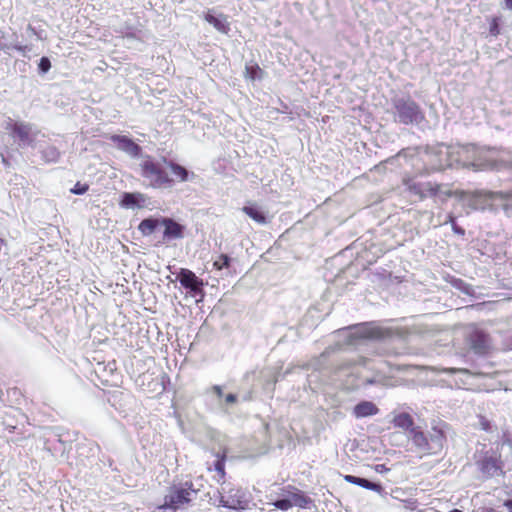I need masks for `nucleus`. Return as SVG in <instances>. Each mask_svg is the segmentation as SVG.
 Listing matches in <instances>:
<instances>
[{"label":"nucleus","instance_id":"f257e3e1","mask_svg":"<svg viewBox=\"0 0 512 512\" xmlns=\"http://www.w3.org/2000/svg\"><path fill=\"white\" fill-rule=\"evenodd\" d=\"M438 153L447 157V162L444 165H452V168L500 169L508 165L509 162V152L494 148L477 147L473 144H442Z\"/></svg>","mask_w":512,"mask_h":512},{"label":"nucleus","instance_id":"6e6552de","mask_svg":"<svg viewBox=\"0 0 512 512\" xmlns=\"http://www.w3.org/2000/svg\"><path fill=\"white\" fill-rule=\"evenodd\" d=\"M476 465L485 479L503 474V463L500 455L494 451H486L476 460Z\"/></svg>","mask_w":512,"mask_h":512},{"label":"nucleus","instance_id":"4468645a","mask_svg":"<svg viewBox=\"0 0 512 512\" xmlns=\"http://www.w3.org/2000/svg\"><path fill=\"white\" fill-rule=\"evenodd\" d=\"M161 225L164 226V240H176L184 237L185 226L177 223L171 218H161Z\"/></svg>","mask_w":512,"mask_h":512},{"label":"nucleus","instance_id":"e433bc0d","mask_svg":"<svg viewBox=\"0 0 512 512\" xmlns=\"http://www.w3.org/2000/svg\"><path fill=\"white\" fill-rule=\"evenodd\" d=\"M390 469L388 467H386L384 464H377L375 466V471L377 473H386L388 472Z\"/></svg>","mask_w":512,"mask_h":512},{"label":"nucleus","instance_id":"cd10ccee","mask_svg":"<svg viewBox=\"0 0 512 512\" xmlns=\"http://www.w3.org/2000/svg\"><path fill=\"white\" fill-rule=\"evenodd\" d=\"M230 258L226 254H221L217 260L214 261L213 266L217 270H222L223 268L229 267Z\"/></svg>","mask_w":512,"mask_h":512},{"label":"nucleus","instance_id":"ea45409f","mask_svg":"<svg viewBox=\"0 0 512 512\" xmlns=\"http://www.w3.org/2000/svg\"><path fill=\"white\" fill-rule=\"evenodd\" d=\"M455 222V217L452 214H449L447 217V220L444 222V224L450 223L453 224Z\"/></svg>","mask_w":512,"mask_h":512},{"label":"nucleus","instance_id":"423d86ee","mask_svg":"<svg viewBox=\"0 0 512 512\" xmlns=\"http://www.w3.org/2000/svg\"><path fill=\"white\" fill-rule=\"evenodd\" d=\"M5 129L10 132L14 140L18 141L20 147H34L35 140L40 133L35 125L23 121H15L11 118L5 122Z\"/></svg>","mask_w":512,"mask_h":512},{"label":"nucleus","instance_id":"a211bd4d","mask_svg":"<svg viewBox=\"0 0 512 512\" xmlns=\"http://www.w3.org/2000/svg\"><path fill=\"white\" fill-rule=\"evenodd\" d=\"M204 19L220 33L227 34L230 30L227 17L223 14L215 15L211 10H209L205 14Z\"/></svg>","mask_w":512,"mask_h":512},{"label":"nucleus","instance_id":"dca6fc26","mask_svg":"<svg viewBox=\"0 0 512 512\" xmlns=\"http://www.w3.org/2000/svg\"><path fill=\"white\" fill-rule=\"evenodd\" d=\"M312 503V500L308 496H298L294 498V501H290L288 498H278L272 504L277 509L287 511L292 507L296 506L299 508H307Z\"/></svg>","mask_w":512,"mask_h":512},{"label":"nucleus","instance_id":"ddd939ff","mask_svg":"<svg viewBox=\"0 0 512 512\" xmlns=\"http://www.w3.org/2000/svg\"><path fill=\"white\" fill-rule=\"evenodd\" d=\"M472 350L479 355L486 354L490 349V341L487 334L480 330H473L469 335Z\"/></svg>","mask_w":512,"mask_h":512},{"label":"nucleus","instance_id":"f3484780","mask_svg":"<svg viewBox=\"0 0 512 512\" xmlns=\"http://www.w3.org/2000/svg\"><path fill=\"white\" fill-rule=\"evenodd\" d=\"M146 201H147V197L142 193L126 192L122 196L121 206H123L125 208H131V209H135V208L140 209L145 206Z\"/></svg>","mask_w":512,"mask_h":512},{"label":"nucleus","instance_id":"a878e982","mask_svg":"<svg viewBox=\"0 0 512 512\" xmlns=\"http://www.w3.org/2000/svg\"><path fill=\"white\" fill-rule=\"evenodd\" d=\"M60 156L58 149L54 146H48L42 151V158L46 162H56Z\"/></svg>","mask_w":512,"mask_h":512},{"label":"nucleus","instance_id":"37998d69","mask_svg":"<svg viewBox=\"0 0 512 512\" xmlns=\"http://www.w3.org/2000/svg\"><path fill=\"white\" fill-rule=\"evenodd\" d=\"M508 161H509V162H508V165H509V166H512V159L510 158V155H508Z\"/></svg>","mask_w":512,"mask_h":512},{"label":"nucleus","instance_id":"b1692460","mask_svg":"<svg viewBox=\"0 0 512 512\" xmlns=\"http://www.w3.org/2000/svg\"><path fill=\"white\" fill-rule=\"evenodd\" d=\"M392 423L395 427L411 431L414 428L413 418L408 413H398L393 416Z\"/></svg>","mask_w":512,"mask_h":512},{"label":"nucleus","instance_id":"f8f14e48","mask_svg":"<svg viewBox=\"0 0 512 512\" xmlns=\"http://www.w3.org/2000/svg\"><path fill=\"white\" fill-rule=\"evenodd\" d=\"M180 284L189 290L190 294L194 297L200 295L203 297V281L199 279L194 272L182 268L179 273Z\"/></svg>","mask_w":512,"mask_h":512},{"label":"nucleus","instance_id":"72a5a7b5","mask_svg":"<svg viewBox=\"0 0 512 512\" xmlns=\"http://www.w3.org/2000/svg\"><path fill=\"white\" fill-rule=\"evenodd\" d=\"M71 191L74 194L81 195L87 191V186H79V184H77Z\"/></svg>","mask_w":512,"mask_h":512},{"label":"nucleus","instance_id":"c9c22d12","mask_svg":"<svg viewBox=\"0 0 512 512\" xmlns=\"http://www.w3.org/2000/svg\"><path fill=\"white\" fill-rule=\"evenodd\" d=\"M452 226V230L454 231V233L456 234H459V235H464L465 234V230L461 227H459L456 222H453V224H451Z\"/></svg>","mask_w":512,"mask_h":512},{"label":"nucleus","instance_id":"6ab92c4d","mask_svg":"<svg viewBox=\"0 0 512 512\" xmlns=\"http://www.w3.org/2000/svg\"><path fill=\"white\" fill-rule=\"evenodd\" d=\"M378 407L371 401H362L353 408V415L356 418H365L378 414Z\"/></svg>","mask_w":512,"mask_h":512},{"label":"nucleus","instance_id":"58836bf2","mask_svg":"<svg viewBox=\"0 0 512 512\" xmlns=\"http://www.w3.org/2000/svg\"><path fill=\"white\" fill-rule=\"evenodd\" d=\"M504 506L507 508L509 512H512V500H506L504 502Z\"/></svg>","mask_w":512,"mask_h":512},{"label":"nucleus","instance_id":"f03ea898","mask_svg":"<svg viewBox=\"0 0 512 512\" xmlns=\"http://www.w3.org/2000/svg\"><path fill=\"white\" fill-rule=\"evenodd\" d=\"M166 167L169 169L174 178H170L165 167L147 157L141 163V175L147 181L148 186L154 189H170L174 182H188L195 179L194 172L187 170L184 166L173 161H165Z\"/></svg>","mask_w":512,"mask_h":512},{"label":"nucleus","instance_id":"393cba45","mask_svg":"<svg viewBox=\"0 0 512 512\" xmlns=\"http://www.w3.org/2000/svg\"><path fill=\"white\" fill-rule=\"evenodd\" d=\"M161 224V219L157 218H146L142 220L138 226V230L144 235H151L156 228Z\"/></svg>","mask_w":512,"mask_h":512},{"label":"nucleus","instance_id":"473e14b6","mask_svg":"<svg viewBox=\"0 0 512 512\" xmlns=\"http://www.w3.org/2000/svg\"><path fill=\"white\" fill-rule=\"evenodd\" d=\"M479 424L484 431H491V424L486 418L480 417Z\"/></svg>","mask_w":512,"mask_h":512},{"label":"nucleus","instance_id":"f704fd0d","mask_svg":"<svg viewBox=\"0 0 512 512\" xmlns=\"http://www.w3.org/2000/svg\"><path fill=\"white\" fill-rule=\"evenodd\" d=\"M211 392L214 393L218 398H221L223 396V390L222 387L219 385H214L211 388Z\"/></svg>","mask_w":512,"mask_h":512},{"label":"nucleus","instance_id":"c85d7f7f","mask_svg":"<svg viewBox=\"0 0 512 512\" xmlns=\"http://www.w3.org/2000/svg\"><path fill=\"white\" fill-rule=\"evenodd\" d=\"M214 469L215 471L218 472L219 474V479H218V482H220L224 476H225V470H224V460L223 459H218L215 463H214Z\"/></svg>","mask_w":512,"mask_h":512},{"label":"nucleus","instance_id":"39448f33","mask_svg":"<svg viewBox=\"0 0 512 512\" xmlns=\"http://www.w3.org/2000/svg\"><path fill=\"white\" fill-rule=\"evenodd\" d=\"M407 189L410 193L418 196L421 200L426 198H433L435 202H446L453 192L445 185L433 182H415L409 181L406 183Z\"/></svg>","mask_w":512,"mask_h":512},{"label":"nucleus","instance_id":"a19ab883","mask_svg":"<svg viewBox=\"0 0 512 512\" xmlns=\"http://www.w3.org/2000/svg\"><path fill=\"white\" fill-rule=\"evenodd\" d=\"M28 30L31 31V33L36 35L38 38H40V39L42 38L41 35L38 34L31 25L28 26Z\"/></svg>","mask_w":512,"mask_h":512},{"label":"nucleus","instance_id":"a18cd8bd","mask_svg":"<svg viewBox=\"0 0 512 512\" xmlns=\"http://www.w3.org/2000/svg\"><path fill=\"white\" fill-rule=\"evenodd\" d=\"M506 196H507V197H512V191L508 192V193L506 194Z\"/></svg>","mask_w":512,"mask_h":512},{"label":"nucleus","instance_id":"0eeeda50","mask_svg":"<svg viewBox=\"0 0 512 512\" xmlns=\"http://www.w3.org/2000/svg\"><path fill=\"white\" fill-rule=\"evenodd\" d=\"M218 499L219 506L233 510L245 509L249 503L247 494L242 488L225 481L222 482L221 488L218 490Z\"/></svg>","mask_w":512,"mask_h":512},{"label":"nucleus","instance_id":"1a4fd4ad","mask_svg":"<svg viewBox=\"0 0 512 512\" xmlns=\"http://www.w3.org/2000/svg\"><path fill=\"white\" fill-rule=\"evenodd\" d=\"M389 331L372 323L355 326L351 333L352 341L357 339H383Z\"/></svg>","mask_w":512,"mask_h":512},{"label":"nucleus","instance_id":"7ed1b4c3","mask_svg":"<svg viewBox=\"0 0 512 512\" xmlns=\"http://www.w3.org/2000/svg\"><path fill=\"white\" fill-rule=\"evenodd\" d=\"M392 109L396 123L409 125L419 124L424 119V114L419 105L409 96L392 98Z\"/></svg>","mask_w":512,"mask_h":512},{"label":"nucleus","instance_id":"20e7f679","mask_svg":"<svg viewBox=\"0 0 512 512\" xmlns=\"http://www.w3.org/2000/svg\"><path fill=\"white\" fill-rule=\"evenodd\" d=\"M196 494L197 489L194 488L193 483L190 481H186L179 485H173L165 495L163 504L158 508L163 511H176L189 504Z\"/></svg>","mask_w":512,"mask_h":512},{"label":"nucleus","instance_id":"9d476101","mask_svg":"<svg viewBox=\"0 0 512 512\" xmlns=\"http://www.w3.org/2000/svg\"><path fill=\"white\" fill-rule=\"evenodd\" d=\"M409 439L412 441L416 449L421 453H430L432 450V444L441 445L442 435L439 434L435 438H431V441L425 436V434L419 428H412L409 432Z\"/></svg>","mask_w":512,"mask_h":512},{"label":"nucleus","instance_id":"412c9836","mask_svg":"<svg viewBox=\"0 0 512 512\" xmlns=\"http://www.w3.org/2000/svg\"><path fill=\"white\" fill-rule=\"evenodd\" d=\"M344 480L348 483L360 486L368 490L375 491L379 494L383 492V487L380 484L371 482L365 478L357 477L354 475H345Z\"/></svg>","mask_w":512,"mask_h":512},{"label":"nucleus","instance_id":"4be33fe9","mask_svg":"<svg viewBox=\"0 0 512 512\" xmlns=\"http://www.w3.org/2000/svg\"><path fill=\"white\" fill-rule=\"evenodd\" d=\"M242 211L258 224L264 225L267 223L265 213L256 204L244 206Z\"/></svg>","mask_w":512,"mask_h":512},{"label":"nucleus","instance_id":"bb28decb","mask_svg":"<svg viewBox=\"0 0 512 512\" xmlns=\"http://www.w3.org/2000/svg\"><path fill=\"white\" fill-rule=\"evenodd\" d=\"M11 49H15L21 53H25L28 49L27 46H22V45H9L7 43H3L0 41V50H2L3 52L9 54L10 53V50Z\"/></svg>","mask_w":512,"mask_h":512},{"label":"nucleus","instance_id":"c756f323","mask_svg":"<svg viewBox=\"0 0 512 512\" xmlns=\"http://www.w3.org/2000/svg\"><path fill=\"white\" fill-rule=\"evenodd\" d=\"M41 73H47L51 68V62L47 57H42L38 64Z\"/></svg>","mask_w":512,"mask_h":512},{"label":"nucleus","instance_id":"aec40b11","mask_svg":"<svg viewBox=\"0 0 512 512\" xmlns=\"http://www.w3.org/2000/svg\"><path fill=\"white\" fill-rule=\"evenodd\" d=\"M433 371H442L444 373H448V374H457L459 375V380H455V385L458 387V388H465L469 383H468V379L470 377L473 376V374L467 370V369H457V368H436V367H433L432 368Z\"/></svg>","mask_w":512,"mask_h":512},{"label":"nucleus","instance_id":"7c9ffc66","mask_svg":"<svg viewBox=\"0 0 512 512\" xmlns=\"http://www.w3.org/2000/svg\"><path fill=\"white\" fill-rule=\"evenodd\" d=\"M258 72H261V69L256 65V66H246V76L249 77L250 79L254 80L256 79L258 76H257V73Z\"/></svg>","mask_w":512,"mask_h":512},{"label":"nucleus","instance_id":"2eb2a0df","mask_svg":"<svg viewBox=\"0 0 512 512\" xmlns=\"http://www.w3.org/2000/svg\"><path fill=\"white\" fill-rule=\"evenodd\" d=\"M442 144L437 145L436 147L429 148L425 152V156L429 162V170H442L445 168H452V165H444L447 162V157L445 155H440L438 152L440 150V146Z\"/></svg>","mask_w":512,"mask_h":512},{"label":"nucleus","instance_id":"c03bdc74","mask_svg":"<svg viewBox=\"0 0 512 512\" xmlns=\"http://www.w3.org/2000/svg\"><path fill=\"white\" fill-rule=\"evenodd\" d=\"M449 512H463V511H461V510H459V509H453V510H451V511H449Z\"/></svg>","mask_w":512,"mask_h":512},{"label":"nucleus","instance_id":"2f4dec72","mask_svg":"<svg viewBox=\"0 0 512 512\" xmlns=\"http://www.w3.org/2000/svg\"><path fill=\"white\" fill-rule=\"evenodd\" d=\"M489 32L493 36L499 35L500 29H499V24H498L497 18L492 19V21L490 23V27H489Z\"/></svg>","mask_w":512,"mask_h":512},{"label":"nucleus","instance_id":"9b49d317","mask_svg":"<svg viewBox=\"0 0 512 512\" xmlns=\"http://www.w3.org/2000/svg\"><path fill=\"white\" fill-rule=\"evenodd\" d=\"M109 139L118 150L131 158H138L142 152V148L126 135L113 134L109 136Z\"/></svg>","mask_w":512,"mask_h":512},{"label":"nucleus","instance_id":"79ce46f5","mask_svg":"<svg viewBox=\"0 0 512 512\" xmlns=\"http://www.w3.org/2000/svg\"><path fill=\"white\" fill-rule=\"evenodd\" d=\"M505 8L512 10V0H505Z\"/></svg>","mask_w":512,"mask_h":512},{"label":"nucleus","instance_id":"5701e85b","mask_svg":"<svg viewBox=\"0 0 512 512\" xmlns=\"http://www.w3.org/2000/svg\"><path fill=\"white\" fill-rule=\"evenodd\" d=\"M273 494L278 498H288L290 501H294V498H297L298 496H306L302 491L290 485L279 487L277 491H273L270 494L271 498Z\"/></svg>","mask_w":512,"mask_h":512},{"label":"nucleus","instance_id":"4c0bfd02","mask_svg":"<svg viewBox=\"0 0 512 512\" xmlns=\"http://www.w3.org/2000/svg\"><path fill=\"white\" fill-rule=\"evenodd\" d=\"M236 399H237V396L235 394L230 393V394L226 395L225 402L227 404H233L236 402Z\"/></svg>","mask_w":512,"mask_h":512}]
</instances>
